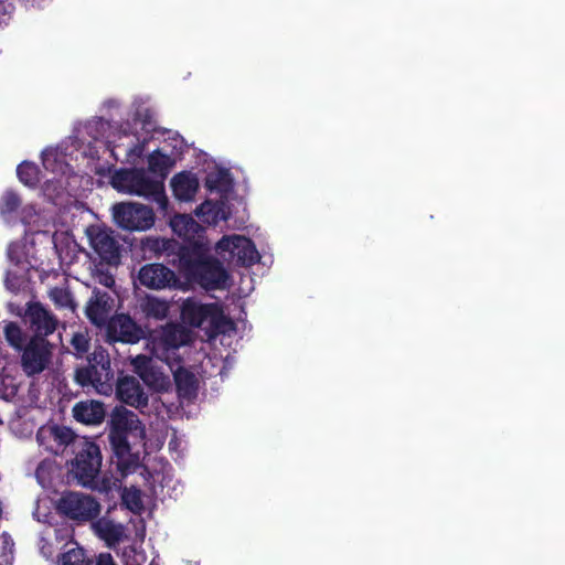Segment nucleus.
<instances>
[{"label":"nucleus","mask_w":565,"mask_h":565,"mask_svg":"<svg viewBox=\"0 0 565 565\" xmlns=\"http://www.w3.org/2000/svg\"><path fill=\"white\" fill-rule=\"evenodd\" d=\"M192 332L177 323H168L153 330L148 339V348L159 360L164 361L173 373L180 397L191 398L198 390V379L193 372L180 364L178 350L190 343Z\"/></svg>","instance_id":"nucleus-1"},{"label":"nucleus","mask_w":565,"mask_h":565,"mask_svg":"<svg viewBox=\"0 0 565 565\" xmlns=\"http://www.w3.org/2000/svg\"><path fill=\"white\" fill-rule=\"evenodd\" d=\"M109 440L115 455L118 457V466L127 469L135 463L131 445L135 447L146 446V428L137 414L124 407L116 408L111 414Z\"/></svg>","instance_id":"nucleus-2"},{"label":"nucleus","mask_w":565,"mask_h":565,"mask_svg":"<svg viewBox=\"0 0 565 565\" xmlns=\"http://www.w3.org/2000/svg\"><path fill=\"white\" fill-rule=\"evenodd\" d=\"M110 183L120 193L151 199L162 209L167 207L163 182L143 169L118 170L113 174Z\"/></svg>","instance_id":"nucleus-3"},{"label":"nucleus","mask_w":565,"mask_h":565,"mask_svg":"<svg viewBox=\"0 0 565 565\" xmlns=\"http://www.w3.org/2000/svg\"><path fill=\"white\" fill-rule=\"evenodd\" d=\"M179 269L191 280L205 289H221L226 287L228 275L224 267L215 259L207 257L206 252L189 255L183 252L179 256Z\"/></svg>","instance_id":"nucleus-4"},{"label":"nucleus","mask_w":565,"mask_h":565,"mask_svg":"<svg viewBox=\"0 0 565 565\" xmlns=\"http://www.w3.org/2000/svg\"><path fill=\"white\" fill-rule=\"evenodd\" d=\"M87 132L96 141L102 140L116 160L119 159L117 149L124 148L127 162L136 163L142 156L143 145L134 143V138L126 130L114 127L103 119H95L86 126Z\"/></svg>","instance_id":"nucleus-5"},{"label":"nucleus","mask_w":565,"mask_h":565,"mask_svg":"<svg viewBox=\"0 0 565 565\" xmlns=\"http://www.w3.org/2000/svg\"><path fill=\"white\" fill-rule=\"evenodd\" d=\"M114 374L110 361L104 351H95L88 360V364L78 367L75 372V381L82 387H92L98 394L109 395L113 391Z\"/></svg>","instance_id":"nucleus-6"},{"label":"nucleus","mask_w":565,"mask_h":565,"mask_svg":"<svg viewBox=\"0 0 565 565\" xmlns=\"http://www.w3.org/2000/svg\"><path fill=\"white\" fill-rule=\"evenodd\" d=\"M77 452L72 461L71 473L83 487L94 488L102 467L99 447L87 438L76 441Z\"/></svg>","instance_id":"nucleus-7"},{"label":"nucleus","mask_w":565,"mask_h":565,"mask_svg":"<svg viewBox=\"0 0 565 565\" xmlns=\"http://www.w3.org/2000/svg\"><path fill=\"white\" fill-rule=\"evenodd\" d=\"M42 160L45 170L51 171L55 177L46 180L43 192L44 195L57 204L58 199L66 192L71 185L72 175L70 166L65 161V156L57 148H47L42 152Z\"/></svg>","instance_id":"nucleus-8"},{"label":"nucleus","mask_w":565,"mask_h":565,"mask_svg":"<svg viewBox=\"0 0 565 565\" xmlns=\"http://www.w3.org/2000/svg\"><path fill=\"white\" fill-rule=\"evenodd\" d=\"M181 318L192 327H205L211 331H222L226 318L218 303H204L196 298H188L181 306Z\"/></svg>","instance_id":"nucleus-9"},{"label":"nucleus","mask_w":565,"mask_h":565,"mask_svg":"<svg viewBox=\"0 0 565 565\" xmlns=\"http://www.w3.org/2000/svg\"><path fill=\"white\" fill-rule=\"evenodd\" d=\"M115 223L128 231H147L154 224L151 207L138 202H121L113 206Z\"/></svg>","instance_id":"nucleus-10"},{"label":"nucleus","mask_w":565,"mask_h":565,"mask_svg":"<svg viewBox=\"0 0 565 565\" xmlns=\"http://www.w3.org/2000/svg\"><path fill=\"white\" fill-rule=\"evenodd\" d=\"M170 226L173 233L188 244V246L180 248V256L183 252L194 255L199 252L209 250L210 243L204 236V230L192 216L178 214L171 218Z\"/></svg>","instance_id":"nucleus-11"},{"label":"nucleus","mask_w":565,"mask_h":565,"mask_svg":"<svg viewBox=\"0 0 565 565\" xmlns=\"http://www.w3.org/2000/svg\"><path fill=\"white\" fill-rule=\"evenodd\" d=\"M56 508L61 514L78 522L90 521L100 513L99 502L82 492L63 493Z\"/></svg>","instance_id":"nucleus-12"},{"label":"nucleus","mask_w":565,"mask_h":565,"mask_svg":"<svg viewBox=\"0 0 565 565\" xmlns=\"http://www.w3.org/2000/svg\"><path fill=\"white\" fill-rule=\"evenodd\" d=\"M215 250L225 260L243 265H252L259 259L255 245L242 235L224 236L216 243Z\"/></svg>","instance_id":"nucleus-13"},{"label":"nucleus","mask_w":565,"mask_h":565,"mask_svg":"<svg viewBox=\"0 0 565 565\" xmlns=\"http://www.w3.org/2000/svg\"><path fill=\"white\" fill-rule=\"evenodd\" d=\"M90 247L99 257L111 264L119 259V245L113 236V232L100 225H90L86 230Z\"/></svg>","instance_id":"nucleus-14"},{"label":"nucleus","mask_w":565,"mask_h":565,"mask_svg":"<svg viewBox=\"0 0 565 565\" xmlns=\"http://www.w3.org/2000/svg\"><path fill=\"white\" fill-rule=\"evenodd\" d=\"M132 365L143 383L152 391L164 393L171 390L172 384L169 376L156 367L150 358L137 355L132 360Z\"/></svg>","instance_id":"nucleus-15"},{"label":"nucleus","mask_w":565,"mask_h":565,"mask_svg":"<svg viewBox=\"0 0 565 565\" xmlns=\"http://www.w3.org/2000/svg\"><path fill=\"white\" fill-rule=\"evenodd\" d=\"M39 444L52 454L62 452L70 444L76 443L75 434L65 426H43L36 434Z\"/></svg>","instance_id":"nucleus-16"},{"label":"nucleus","mask_w":565,"mask_h":565,"mask_svg":"<svg viewBox=\"0 0 565 565\" xmlns=\"http://www.w3.org/2000/svg\"><path fill=\"white\" fill-rule=\"evenodd\" d=\"M140 284L149 289L161 290L178 285V277L173 270L162 264H148L138 273Z\"/></svg>","instance_id":"nucleus-17"},{"label":"nucleus","mask_w":565,"mask_h":565,"mask_svg":"<svg viewBox=\"0 0 565 565\" xmlns=\"http://www.w3.org/2000/svg\"><path fill=\"white\" fill-rule=\"evenodd\" d=\"M142 334V329L125 313L116 315L107 323V335L113 341L137 343Z\"/></svg>","instance_id":"nucleus-18"},{"label":"nucleus","mask_w":565,"mask_h":565,"mask_svg":"<svg viewBox=\"0 0 565 565\" xmlns=\"http://www.w3.org/2000/svg\"><path fill=\"white\" fill-rule=\"evenodd\" d=\"M51 350L44 339L32 341L22 355L23 370L28 375H34L45 370L50 362Z\"/></svg>","instance_id":"nucleus-19"},{"label":"nucleus","mask_w":565,"mask_h":565,"mask_svg":"<svg viewBox=\"0 0 565 565\" xmlns=\"http://www.w3.org/2000/svg\"><path fill=\"white\" fill-rule=\"evenodd\" d=\"M117 396L121 402L136 408L145 407L148 404V395L140 382L132 376H126L118 382Z\"/></svg>","instance_id":"nucleus-20"},{"label":"nucleus","mask_w":565,"mask_h":565,"mask_svg":"<svg viewBox=\"0 0 565 565\" xmlns=\"http://www.w3.org/2000/svg\"><path fill=\"white\" fill-rule=\"evenodd\" d=\"M113 309V299L107 292L94 290L93 297L86 306L87 318L97 327L106 324Z\"/></svg>","instance_id":"nucleus-21"},{"label":"nucleus","mask_w":565,"mask_h":565,"mask_svg":"<svg viewBox=\"0 0 565 565\" xmlns=\"http://www.w3.org/2000/svg\"><path fill=\"white\" fill-rule=\"evenodd\" d=\"M26 318L38 335H49L57 326V320L40 303L29 307Z\"/></svg>","instance_id":"nucleus-22"},{"label":"nucleus","mask_w":565,"mask_h":565,"mask_svg":"<svg viewBox=\"0 0 565 565\" xmlns=\"http://www.w3.org/2000/svg\"><path fill=\"white\" fill-rule=\"evenodd\" d=\"M92 529L108 546H114L126 539L125 526L106 518L93 522Z\"/></svg>","instance_id":"nucleus-23"},{"label":"nucleus","mask_w":565,"mask_h":565,"mask_svg":"<svg viewBox=\"0 0 565 565\" xmlns=\"http://www.w3.org/2000/svg\"><path fill=\"white\" fill-rule=\"evenodd\" d=\"M73 416L86 425L100 424L105 417L104 405L97 401L78 402L73 407Z\"/></svg>","instance_id":"nucleus-24"},{"label":"nucleus","mask_w":565,"mask_h":565,"mask_svg":"<svg viewBox=\"0 0 565 565\" xmlns=\"http://www.w3.org/2000/svg\"><path fill=\"white\" fill-rule=\"evenodd\" d=\"M171 188L178 200L191 201L198 192L199 180L190 172H181L172 178Z\"/></svg>","instance_id":"nucleus-25"},{"label":"nucleus","mask_w":565,"mask_h":565,"mask_svg":"<svg viewBox=\"0 0 565 565\" xmlns=\"http://www.w3.org/2000/svg\"><path fill=\"white\" fill-rule=\"evenodd\" d=\"M195 214L207 224H216L228 217L225 203L223 201L212 202L210 200L203 202L195 209Z\"/></svg>","instance_id":"nucleus-26"},{"label":"nucleus","mask_w":565,"mask_h":565,"mask_svg":"<svg viewBox=\"0 0 565 565\" xmlns=\"http://www.w3.org/2000/svg\"><path fill=\"white\" fill-rule=\"evenodd\" d=\"M140 307L147 318H152L156 320L166 319L170 311L169 301L154 296L146 297L142 300Z\"/></svg>","instance_id":"nucleus-27"},{"label":"nucleus","mask_w":565,"mask_h":565,"mask_svg":"<svg viewBox=\"0 0 565 565\" xmlns=\"http://www.w3.org/2000/svg\"><path fill=\"white\" fill-rule=\"evenodd\" d=\"M205 184L210 191L225 196L233 188V181L227 170L217 169L207 174Z\"/></svg>","instance_id":"nucleus-28"},{"label":"nucleus","mask_w":565,"mask_h":565,"mask_svg":"<svg viewBox=\"0 0 565 565\" xmlns=\"http://www.w3.org/2000/svg\"><path fill=\"white\" fill-rule=\"evenodd\" d=\"M173 164L170 156L162 153L159 150L153 151L148 158L149 173L154 175L163 182L164 177Z\"/></svg>","instance_id":"nucleus-29"},{"label":"nucleus","mask_w":565,"mask_h":565,"mask_svg":"<svg viewBox=\"0 0 565 565\" xmlns=\"http://www.w3.org/2000/svg\"><path fill=\"white\" fill-rule=\"evenodd\" d=\"M8 257L12 263L21 266L22 268H26L28 265H31L29 260V247L24 242L10 244L8 248Z\"/></svg>","instance_id":"nucleus-30"},{"label":"nucleus","mask_w":565,"mask_h":565,"mask_svg":"<svg viewBox=\"0 0 565 565\" xmlns=\"http://www.w3.org/2000/svg\"><path fill=\"white\" fill-rule=\"evenodd\" d=\"M61 565H93L92 561L85 556L83 548L76 546L65 552L60 559Z\"/></svg>","instance_id":"nucleus-31"},{"label":"nucleus","mask_w":565,"mask_h":565,"mask_svg":"<svg viewBox=\"0 0 565 565\" xmlns=\"http://www.w3.org/2000/svg\"><path fill=\"white\" fill-rule=\"evenodd\" d=\"M17 173L20 181L28 186H33L39 181V169L34 163H21L18 167Z\"/></svg>","instance_id":"nucleus-32"},{"label":"nucleus","mask_w":565,"mask_h":565,"mask_svg":"<svg viewBox=\"0 0 565 565\" xmlns=\"http://www.w3.org/2000/svg\"><path fill=\"white\" fill-rule=\"evenodd\" d=\"M122 503L134 513H139L142 508L141 491L135 488L125 489L122 492Z\"/></svg>","instance_id":"nucleus-33"},{"label":"nucleus","mask_w":565,"mask_h":565,"mask_svg":"<svg viewBox=\"0 0 565 565\" xmlns=\"http://www.w3.org/2000/svg\"><path fill=\"white\" fill-rule=\"evenodd\" d=\"M20 204L19 196L12 191H7L1 198L0 213L2 215H10L18 210Z\"/></svg>","instance_id":"nucleus-34"},{"label":"nucleus","mask_w":565,"mask_h":565,"mask_svg":"<svg viewBox=\"0 0 565 565\" xmlns=\"http://www.w3.org/2000/svg\"><path fill=\"white\" fill-rule=\"evenodd\" d=\"M4 335L7 341L15 349L23 345V334L20 327L14 322H8L4 327Z\"/></svg>","instance_id":"nucleus-35"},{"label":"nucleus","mask_w":565,"mask_h":565,"mask_svg":"<svg viewBox=\"0 0 565 565\" xmlns=\"http://www.w3.org/2000/svg\"><path fill=\"white\" fill-rule=\"evenodd\" d=\"M50 297L55 305L60 307H73L71 292L64 288H54L50 291Z\"/></svg>","instance_id":"nucleus-36"},{"label":"nucleus","mask_w":565,"mask_h":565,"mask_svg":"<svg viewBox=\"0 0 565 565\" xmlns=\"http://www.w3.org/2000/svg\"><path fill=\"white\" fill-rule=\"evenodd\" d=\"M17 387L9 376L0 375V398L8 399L15 394Z\"/></svg>","instance_id":"nucleus-37"},{"label":"nucleus","mask_w":565,"mask_h":565,"mask_svg":"<svg viewBox=\"0 0 565 565\" xmlns=\"http://www.w3.org/2000/svg\"><path fill=\"white\" fill-rule=\"evenodd\" d=\"M71 342L78 354H83L88 350L89 342L85 333L77 332L73 334Z\"/></svg>","instance_id":"nucleus-38"},{"label":"nucleus","mask_w":565,"mask_h":565,"mask_svg":"<svg viewBox=\"0 0 565 565\" xmlns=\"http://www.w3.org/2000/svg\"><path fill=\"white\" fill-rule=\"evenodd\" d=\"M153 249L166 253L167 255H170V250H173L178 247V243L173 239H167V238H157L152 242Z\"/></svg>","instance_id":"nucleus-39"},{"label":"nucleus","mask_w":565,"mask_h":565,"mask_svg":"<svg viewBox=\"0 0 565 565\" xmlns=\"http://www.w3.org/2000/svg\"><path fill=\"white\" fill-rule=\"evenodd\" d=\"M97 281L100 285L108 287V288L113 287L115 284L114 277L111 275L105 274V273H100L97 275Z\"/></svg>","instance_id":"nucleus-40"},{"label":"nucleus","mask_w":565,"mask_h":565,"mask_svg":"<svg viewBox=\"0 0 565 565\" xmlns=\"http://www.w3.org/2000/svg\"><path fill=\"white\" fill-rule=\"evenodd\" d=\"M11 3L6 2L4 0H0V18L4 15H9L12 11Z\"/></svg>","instance_id":"nucleus-41"},{"label":"nucleus","mask_w":565,"mask_h":565,"mask_svg":"<svg viewBox=\"0 0 565 565\" xmlns=\"http://www.w3.org/2000/svg\"><path fill=\"white\" fill-rule=\"evenodd\" d=\"M97 565H115L110 554H100L97 559Z\"/></svg>","instance_id":"nucleus-42"},{"label":"nucleus","mask_w":565,"mask_h":565,"mask_svg":"<svg viewBox=\"0 0 565 565\" xmlns=\"http://www.w3.org/2000/svg\"><path fill=\"white\" fill-rule=\"evenodd\" d=\"M178 445H179V444H178V440H177V438L174 437L173 439H171V440H170V443H169V448H170V449H174V450H175V449H177V447H178Z\"/></svg>","instance_id":"nucleus-43"},{"label":"nucleus","mask_w":565,"mask_h":565,"mask_svg":"<svg viewBox=\"0 0 565 565\" xmlns=\"http://www.w3.org/2000/svg\"><path fill=\"white\" fill-rule=\"evenodd\" d=\"M42 470H43L42 466H41V467H39V468H38V470H36V477H38L39 479L41 478Z\"/></svg>","instance_id":"nucleus-44"}]
</instances>
